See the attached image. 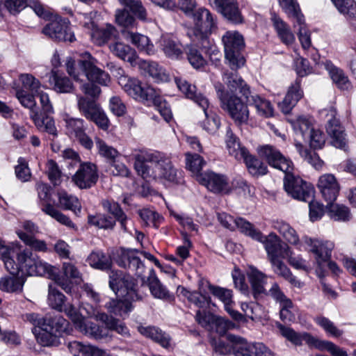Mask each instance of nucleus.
<instances>
[{"instance_id": "f257e3e1", "label": "nucleus", "mask_w": 356, "mask_h": 356, "mask_svg": "<svg viewBox=\"0 0 356 356\" xmlns=\"http://www.w3.org/2000/svg\"><path fill=\"white\" fill-rule=\"evenodd\" d=\"M133 156L134 168L144 179H164L176 184L183 183L181 172L175 168L170 157L166 154L159 152L139 151Z\"/></svg>"}, {"instance_id": "f03ea898", "label": "nucleus", "mask_w": 356, "mask_h": 356, "mask_svg": "<svg viewBox=\"0 0 356 356\" xmlns=\"http://www.w3.org/2000/svg\"><path fill=\"white\" fill-rule=\"evenodd\" d=\"M259 153L270 165L285 173L284 188L289 195L294 199L305 202L309 201L314 197L313 186L291 172L293 169L292 162L284 157L280 151L273 146L266 145L261 148Z\"/></svg>"}, {"instance_id": "7ed1b4c3", "label": "nucleus", "mask_w": 356, "mask_h": 356, "mask_svg": "<svg viewBox=\"0 0 356 356\" xmlns=\"http://www.w3.org/2000/svg\"><path fill=\"white\" fill-rule=\"evenodd\" d=\"M96 60L86 52L81 59L76 63L70 59L66 63V70L69 75L76 81L83 82L84 78L89 81L80 86L81 90L91 99L98 98L101 93L100 88L95 85L107 86L110 82V76L108 73L95 65Z\"/></svg>"}, {"instance_id": "20e7f679", "label": "nucleus", "mask_w": 356, "mask_h": 356, "mask_svg": "<svg viewBox=\"0 0 356 356\" xmlns=\"http://www.w3.org/2000/svg\"><path fill=\"white\" fill-rule=\"evenodd\" d=\"M0 259L3 261L6 269L13 275L19 270L31 276H44L53 273V266L30 250L10 248L0 243Z\"/></svg>"}, {"instance_id": "39448f33", "label": "nucleus", "mask_w": 356, "mask_h": 356, "mask_svg": "<svg viewBox=\"0 0 356 356\" xmlns=\"http://www.w3.org/2000/svg\"><path fill=\"white\" fill-rule=\"evenodd\" d=\"M136 250L124 252L118 263L120 266L134 271L136 275L140 277L143 285H147L151 294L156 298L168 299L170 295L160 280L158 279L154 270L148 267L138 257Z\"/></svg>"}, {"instance_id": "423d86ee", "label": "nucleus", "mask_w": 356, "mask_h": 356, "mask_svg": "<svg viewBox=\"0 0 356 356\" xmlns=\"http://www.w3.org/2000/svg\"><path fill=\"white\" fill-rule=\"evenodd\" d=\"M42 322L41 329H32L38 343L42 346H58L63 334L70 333V323L59 314H46Z\"/></svg>"}, {"instance_id": "0eeeda50", "label": "nucleus", "mask_w": 356, "mask_h": 356, "mask_svg": "<svg viewBox=\"0 0 356 356\" xmlns=\"http://www.w3.org/2000/svg\"><path fill=\"white\" fill-rule=\"evenodd\" d=\"M277 327L283 337L296 346L301 345L302 341H305L308 345L321 350H327L332 356H348L346 350L331 341L320 340L308 333L298 334L280 323L277 324Z\"/></svg>"}, {"instance_id": "6e6552de", "label": "nucleus", "mask_w": 356, "mask_h": 356, "mask_svg": "<svg viewBox=\"0 0 356 356\" xmlns=\"http://www.w3.org/2000/svg\"><path fill=\"white\" fill-rule=\"evenodd\" d=\"M225 58L232 70H238L244 65L245 60L241 54L244 48V40L237 31H227L222 38Z\"/></svg>"}, {"instance_id": "1a4fd4ad", "label": "nucleus", "mask_w": 356, "mask_h": 356, "mask_svg": "<svg viewBox=\"0 0 356 356\" xmlns=\"http://www.w3.org/2000/svg\"><path fill=\"white\" fill-rule=\"evenodd\" d=\"M217 95L221 102V107L228 112L236 123H246L249 118L247 105L234 94H229L221 88H217Z\"/></svg>"}, {"instance_id": "9d476101", "label": "nucleus", "mask_w": 356, "mask_h": 356, "mask_svg": "<svg viewBox=\"0 0 356 356\" xmlns=\"http://www.w3.org/2000/svg\"><path fill=\"white\" fill-rule=\"evenodd\" d=\"M193 16L198 32L195 37L200 39L201 47L207 48L209 43L207 35L217 28V17L205 8L195 10Z\"/></svg>"}, {"instance_id": "9b49d317", "label": "nucleus", "mask_w": 356, "mask_h": 356, "mask_svg": "<svg viewBox=\"0 0 356 356\" xmlns=\"http://www.w3.org/2000/svg\"><path fill=\"white\" fill-rule=\"evenodd\" d=\"M119 83L125 92L136 100L147 103L155 98L156 90L149 86L143 85L137 78L122 76L119 78Z\"/></svg>"}, {"instance_id": "f8f14e48", "label": "nucleus", "mask_w": 356, "mask_h": 356, "mask_svg": "<svg viewBox=\"0 0 356 356\" xmlns=\"http://www.w3.org/2000/svg\"><path fill=\"white\" fill-rule=\"evenodd\" d=\"M197 322L208 330H216L220 334H223L227 330L234 327L235 324L228 319L216 316L204 309L197 310L195 315Z\"/></svg>"}, {"instance_id": "ddd939ff", "label": "nucleus", "mask_w": 356, "mask_h": 356, "mask_svg": "<svg viewBox=\"0 0 356 356\" xmlns=\"http://www.w3.org/2000/svg\"><path fill=\"white\" fill-rule=\"evenodd\" d=\"M98 179L97 166L91 162L80 163L78 170L72 177L73 183L80 189H89L93 187Z\"/></svg>"}, {"instance_id": "4468645a", "label": "nucleus", "mask_w": 356, "mask_h": 356, "mask_svg": "<svg viewBox=\"0 0 356 356\" xmlns=\"http://www.w3.org/2000/svg\"><path fill=\"white\" fill-rule=\"evenodd\" d=\"M258 241L264 244L269 261L277 259H286L291 254L289 245L274 232L268 236L263 234V238Z\"/></svg>"}, {"instance_id": "2eb2a0df", "label": "nucleus", "mask_w": 356, "mask_h": 356, "mask_svg": "<svg viewBox=\"0 0 356 356\" xmlns=\"http://www.w3.org/2000/svg\"><path fill=\"white\" fill-rule=\"evenodd\" d=\"M42 33L55 41L72 42L75 40L74 32L66 19L52 21L43 28Z\"/></svg>"}, {"instance_id": "dca6fc26", "label": "nucleus", "mask_w": 356, "mask_h": 356, "mask_svg": "<svg viewBox=\"0 0 356 356\" xmlns=\"http://www.w3.org/2000/svg\"><path fill=\"white\" fill-rule=\"evenodd\" d=\"M217 11L229 23L235 25L244 22V17L237 0H214Z\"/></svg>"}, {"instance_id": "f3484780", "label": "nucleus", "mask_w": 356, "mask_h": 356, "mask_svg": "<svg viewBox=\"0 0 356 356\" xmlns=\"http://www.w3.org/2000/svg\"><path fill=\"white\" fill-rule=\"evenodd\" d=\"M199 181L213 193H228L229 192L228 180L223 175L207 172L200 175Z\"/></svg>"}, {"instance_id": "a211bd4d", "label": "nucleus", "mask_w": 356, "mask_h": 356, "mask_svg": "<svg viewBox=\"0 0 356 356\" xmlns=\"http://www.w3.org/2000/svg\"><path fill=\"white\" fill-rule=\"evenodd\" d=\"M330 115L332 118L328 120L326 127L327 134L332 138L331 143L337 148L344 149L347 145L346 134L344 129L340 124V122L334 116L335 111L331 110Z\"/></svg>"}, {"instance_id": "6ab92c4d", "label": "nucleus", "mask_w": 356, "mask_h": 356, "mask_svg": "<svg viewBox=\"0 0 356 356\" xmlns=\"http://www.w3.org/2000/svg\"><path fill=\"white\" fill-rule=\"evenodd\" d=\"M318 187L325 200L332 203L337 199L339 192V185L332 174H325L318 179Z\"/></svg>"}, {"instance_id": "aec40b11", "label": "nucleus", "mask_w": 356, "mask_h": 356, "mask_svg": "<svg viewBox=\"0 0 356 356\" xmlns=\"http://www.w3.org/2000/svg\"><path fill=\"white\" fill-rule=\"evenodd\" d=\"M76 327L85 335L96 340L110 341L112 334L105 327H101L96 323L82 319L76 323Z\"/></svg>"}, {"instance_id": "412c9836", "label": "nucleus", "mask_w": 356, "mask_h": 356, "mask_svg": "<svg viewBox=\"0 0 356 356\" xmlns=\"http://www.w3.org/2000/svg\"><path fill=\"white\" fill-rule=\"evenodd\" d=\"M47 77L50 86L58 93H70L74 90L72 82L63 72L52 70Z\"/></svg>"}, {"instance_id": "4be33fe9", "label": "nucleus", "mask_w": 356, "mask_h": 356, "mask_svg": "<svg viewBox=\"0 0 356 356\" xmlns=\"http://www.w3.org/2000/svg\"><path fill=\"white\" fill-rule=\"evenodd\" d=\"M62 271L67 279L58 278L56 282L66 293H70L72 286L68 279H71L74 280L75 283L79 284L82 282V274L80 273L77 267L70 262H64L63 264Z\"/></svg>"}, {"instance_id": "5701e85b", "label": "nucleus", "mask_w": 356, "mask_h": 356, "mask_svg": "<svg viewBox=\"0 0 356 356\" xmlns=\"http://www.w3.org/2000/svg\"><path fill=\"white\" fill-rule=\"evenodd\" d=\"M249 282L251 285L252 294L255 300H259L266 293L264 285L266 283L267 276L256 268L251 267L248 273Z\"/></svg>"}, {"instance_id": "b1692460", "label": "nucleus", "mask_w": 356, "mask_h": 356, "mask_svg": "<svg viewBox=\"0 0 356 356\" xmlns=\"http://www.w3.org/2000/svg\"><path fill=\"white\" fill-rule=\"evenodd\" d=\"M234 72H227L224 74L223 81L227 88L233 94L237 90L245 97L247 102H249V95L250 90L249 87L236 72L237 70H233Z\"/></svg>"}, {"instance_id": "393cba45", "label": "nucleus", "mask_w": 356, "mask_h": 356, "mask_svg": "<svg viewBox=\"0 0 356 356\" xmlns=\"http://www.w3.org/2000/svg\"><path fill=\"white\" fill-rule=\"evenodd\" d=\"M175 83L179 90L187 98L192 99L200 107H207L208 99L202 93L197 92L195 86L191 84L186 80L180 77L175 78Z\"/></svg>"}, {"instance_id": "a878e982", "label": "nucleus", "mask_w": 356, "mask_h": 356, "mask_svg": "<svg viewBox=\"0 0 356 356\" xmlns=\"http://www.w3.org/2000/svg\"><path fill=\"white\" fill-rule=\"evenodd\" d=\"M175 83L179 90L187 98L192 99L200 107H207L208 99L202 93L197 92L195 86L191 84L186 80L180 77L175 78Z\"/></svg>"}, {"instance_id": "bb28decb", "label": "nucleus", "mask_w": 356, "mask_h": 356, "mask_svg": "<svg viewBox=\"0 0 356 356\" xmlns=\"http://www.w3.org/2000/svg\"><path fill=\"white\" fill-rule=\"evenodd\" d=\"M175 83L179 90L187 98L192 99L200 107H207L208 99L202 93L197 92L195 86L191 84L186 80L180 77L175 78Z\"/></svg>"}, {"instance_id": "cd10ccee", "label": "nucleus", "mask_w": 356, "mask_h": 356, "mask_svg": "<svg viewBox=\"0 0 356 356\" xmlns=\"http://www.w3.org/2000/svg\"><path fill=\"white\" fill-rule=\"evenodd\" d=\"M312 246L311 251L315 254L316 263L320 268H322L325 264L330 260L331 252L333 248L332 243H322L312 238L307 241Z\"/></svg>"}, {"instance_id": "c85d7f7f", "label": "nucleus", "mask_w": 356, "mask_h": 356, "mask_svg": "<svg viewBox=\"0 0 356 356\" xmlns=\"http://www.w3.org/2000/svg\"><path fill=\"white\" fill-rule=\"evenodd\" d=\"M302 96L303 92L300 89V81L296 80L289 87L286 96L281 102H279L278 106L284 113H289Z\"/></svg>"}, {"instance_id": "c756f323", "label": "nucleus", "mask_w": 356, "mask_h": 356, "mask_svg": "<svg viewBox=\"0 0 356 356\" xmlns=\"http://www.w3.org/2000/svg\"><path fill=\"white\" fill-rule=\"evenodd\" d=\"M110 51L119 58L128 62L131 66L138 64V56L135 49L122 42H114L109 45Z\"/></svg>"}, {"instance_id": "7c9ffc66", "label": "nucleus", "mask_w": 356, "mask_h": 356, "mask_svg": "<svg viewBox=\"0 0 356 356\" xmlns=\"http://www.w3.org/2000/svg\"><path fill=\"white\" fill-rule=\"evenodd\" d=\"M201 108H202L203 113L199 120L200 127L210 134L216 133L220 125L219 117L210 108L209 101L207 102V107Z\"/></svg>"}, {"instance_id": "2f4dec72", "label": "nucleus", "mask_w": 356, "mask_h": 356, "mask_svg": "<svg viewBox=\"0 0 356 356\" xmlns=\"http://www.w3.org/2000/svg\"><path fill=\"white\" fill-rule=\"evenodd\" d=\"M30 116L39 131L47 132L53 138L57 137L58 131L53 118L49 116L48 114L42 115L38 111H33Z\"/></svg>"}, {"instance_id": "473e14b6", "label": "nucleus", "mask_w": 356, "mask_h": 356, "mask_svg": "<svg viewBox=\"0 0 356 356\" xmlns=\"http://www.w3.org/2000/svg\"><path fill=\"white\" fill-rule=\"evenodd\" d=\"M122 35L125 40L136 46L140 51L147 54H154V45L150 43L149 39L146 35L129 30L122 31Z\"/></svg>"}, {"instance_id": "72a5a7b5", "label": "nucleus", "mask_w": 356, "mask_h": 356, "mask_svg": "<svg viewBox=\"0 0 356 356\" xmlns=\"http://www.w3.org/2000/svg\"><path fill=\"white\" fill-rule=\"evenodd\" d=\"M101 205L106 212L112 216V217L115 220V222L118 221L120 222L121 228L124 232H127L128 217L123 211L120 204L113 200L104 199L102 200Z\"/></svg>"}, {"instance_id": "f704fd0d", "label": "nucleus", "mask_w": 356, "mask_h": 356, "mask_svg": "<svg viewBox=\"0 0 356 356\" xmlns=\"http://www.w3.org/2000/svg\"><path fill=\"white\" fill-rule=\"evenodd\" d=\"M235 356H275L274 353L264 344L255 343L252 346L242 344L234 349Z\"/></svg>"}, {"instance_id": "c9c22d12", "label": "nucleus", "mask_w": 356, "mask_h": 356, "mask_svg": "<svg viewBox=\"0 0 356 356\" xmlns=\"http://www.w3.org/2000/svg\"><path fill=\"white\" fill-rule=\"evenodd\" d=\"M97 318L102 321L105 326H106V329L109 332L110 331H115L124 338L131 337V334L128 327L120 320L115 318L112 316H109L106 313L98 314Z\"/></svg>"}, {"instance_id": "e433bc0d", "label": "nucleus", "mask_w": 356, "mask_h": 356, "mask_svg": "<svg viewBox=\"0 0 356 356\" xmlns=\"http://www.w3.org/2000/svg\"><path fill=\"white\" fill-rule=\"evenodd\" d=\"M325 67L332 80L339 89L348 90L351 88L352 85L348 76L341 69L334 65L330 61H326Z\"/></svg>"}, {"instance_id": "4c0bfd02", "label": "nucleus", "mask_w": 356, "mask_h": 356, "mask_svg": "<svg viewBox=\"0 0 356 356\" xmlns=\"http://www.w3.org/2000/svg\"><path fill=\"white\" fill-rule=\"evenodd\" d=\"M161 45L164 54L172 60H179L184 57L181 44L170 37H164L161 40Z\"/></svg>"}, {"instance_id": "58836bf2", "label": "nucleus", "mask_w": 356, "mask_h": 356, "mask_svg": "<svg viewBox=\"0 0 356 356\" xmlns=\"http://www.w3.org/2000/svg\"><path fill=\"white\" fill-rule=\"evenodd\" d=\"M130 298L124 297V300L111 299L105 307L110 314L125 318L132 309Z\"/></svg>"}, {"instance_id": "ea45409f", "label": "nucleus", "mask_w": 356, "mask_h": 356, "mask_svg": "<svg viewBox=\"0 0 356 356\" xmlns=\"http://www.w3.org/2000/svg\"><path fill=\"white\" fill-rule=\"evenodd\" d=\"M227 339L232 345L222 340H219L216 342L214 346L216 353L220 355H227L233 353L234 355V349L236 347L245 344V341L243 338L234 334H228L227 335Z\"/></svg>"}, {"instance_id": "a19ab883", "label": "nucleus", "mask_w": 356, "mask_h": 356, "mask_svg": "<svg viewBox=\"0 0 356 356\" xmlns=\"http://www.w3.org/2000/svg\"><path fill=\"white\" fill-rule=\"evenodd\" d=\"M270 19L281 41L286 45L291 44L295 36L289 27L275 13H271Z\"/></svg>"}, {"instance_id": "79ce46f5", "label": "nucleus", "mask_w": 356, "mask_h": 356, "mask_svg": "<svg viewBox=\"0 0 356 356\" xmlns=\"http://www.w3.org/2000/svg\"><path fill=\"white\" fill-rule=\"evenodd\" d=\"M140 67L145 70L156 81H167L169 79L168 74L165 70L156 62L140 60L138 61Z\"/></svg>"}, {"instance_id": "37998d69", "label": "nucleus", "mask_w": 356, "mask_h": 356, "mask_svg": "<svg viewBox=\"0 0 356 356\" xmlns=\"http://www.w3.org/2000/svg\"><path fill=\"white\" fill-rule=\"evenodd\" d=\"M225 141L229 154L236 159L241 161L248 150L241 145L238 139L229 128L227 130Z\"/></svg>"}, {"instance_id": "c03bdc74", "label": "nucleus", "mask_w": 356, "mask_h": 356, "mask_svg": "<svg viewBox=\"0 0 356 356\" xmlns=\"http://www.w3.org/2000/svg\"><path fill=\"white\" fill-rule=\"evenodd\" d=\"M289 122L296 136L302 138L304 140H306L310 131L314 128L312 119L307 116L300 115L296 120H291Z\"/></svg>"}, {"instance_id": "a18cd8bd", "label": "nucleus", "mask_w": 356, "mask_h": 356, "mask_svg": "<svg viewBox=\"0 0 356 356\" xmlns=\"http://www.w3.org/2000/svg\"><path fill=\"white\" fill-rule=\"evenodd\" d=\"M117 33V30L113 26L107 24L104 29H99L97 26L90 35L96 44L102 46L108 41L115 38Z\"/></svg>"}, {"instance_id": "49530a36", "label": "nucleus", "mask_w": 356, "mask_h": 356, "mask_svg": "<svg viewBox=\"0 0 356 356\" xmlns=\"http://www.w3.org/2000/svg\"><path fill=\"white\" fill-rule=\"evenodd\" d=\"M139 332L146 337L152 339L164 348H167L170 344V337L165 332H162L156 327H138Z\"/></svg>"}, {"instance_id": "de8ad7c7", "label": "nucleus", "mask_w": 356, "mask_h": 356, "mask_svg": "<svg viewBox=\"0 0 356 356\" xmlns=\"http://www.w3.org/2000/svg\"><path fill=\"white\" fill-rule=\"evenodd\" d=\"M77 106L79 112L88 120L95 114L101 107L95 99L81 95L77 96Z\"/></svg>"}, {"instance_id": "09e8293b", "label": "nucleus", "mask_w": 356, "mask_h": 356, "mask_svg": "<svg viewBox=\"0 0 356 356\" xmlns=\"http://www.w3.org/2000/svg\"><path fill=\"white\" fill-rule=\"evenodd\" d=\"M58 197L61 208L65 210H70L76 215L81 213V204L76 197L69 195L65 191H62L58 193Z\"/></svg>"}, {"instance_id": "8fccbe9b", "label": "nucleus", "mask_w": 356, "mask_h": 356, "mask_svg": "<svg viewBox=\"0 0 356 356\" xmlns=\"http://www.w3.org/2000/svg\"><path fill=\"white\" fill-rule=\"evenodd\" d=\"M88 223L99 229L113 230L115 226V220L105 213H97L88 216Z\"/></svg>"}, {"instance_id": "3c124183", "label": "nucleus", "mask_w": 356, "mask_h": 356, "mask_svg": "<svg viewBox=\"0 0 356 356\" xmlns=\"http://www.w3.org/2000/svg\"><path fill=\"white\" fill-rule=\"evenodd\" d=\"M177 291L180 293L187 300L194 304L197 307L200 309H207L209 305V298L198 291H190L184 287L179 286Z\"/></svg>"}, {"instance_id": "603ef678", "label": "nucleus", "mask_w": 356, "mask_h": 356, "mask_svg": "<svg viewBox=\"0 0 356 356\" xmlns=\"http://www.w3.org/2000/svg\"><path fill=\"white\" fill-rule=\"evenodd\" d=\"M282 259H277L270 261L273 272L278 276H280L289 281L293 285L296 286H300V282L296 280V277L292 275L289 268L285 265Z\"/></svg>"}, {"instance_id": "864d4df0", "label": "nucleus", "mask_w": 356, "mask_h": 356, "mask_svg": "<svg viewBox=\"0 0 356 356\" xmlns=\"http://www.w3.org/2000/svg\"><path fill=\"white\" fill-rule=\"evenodd\" d=\"M241 160L245 163L249 172L254 176L264 175L267 172V166L260 160L246 152Z\"/></svg>"}, {"instance_id": "5fc2aeb1", "label": "nucleus", "mask_w": 356, "mask_h": 356, "mask_svg": "<svg viewBox=\"0 0 356 356\" xmlns=\"http://www.w3.org/2000/svg\"><path fill=\"white\" fill-rule=\"evenodd\" d=\"M338 11L348 19H356V2L354 0H331Z\"/></svg>"}, {"instance_id": "6e6d98bb", "label": "nucleus", "mask_w": 356, "mask_h": 356, "mask_svg": "<svg viewBox=\"0 0 356 356\" xmlns=\"http://www.w3.org/2000/svg\"><path fill=\"white\" fill-rule=\"evenodd\" d=\"M236 227L245 235L248 236L257 241H261L263 238V234L261 231L256 229L252 223L245 219L243 218H236Z\"/></svg>"}, {"instance_id": "4d7b16f0", "label": "nucleus", "mask_w": 356, "mask_h": 356, "mask_svg": "<svg viewBox=\"0 0 356 356\" xmlns=\"http://www.w3.org/2000/svg\"><path fill=\"white\" fill-rule=\"evenodd\" d=\"M89 264L95 268L108 270L111 267V258L102 252H92L88 257Z\"/></svg>"}, {"instance_id": "13d9d810", "label": "nucleus", "mask_w": 356, "mask_h": 356, "mask_svg": "<svg viewBox=\"0 0 356 356\" xmlns=\"http://www.w3.org/2000/svg\"><path fill=\"white\" fill-rule=\"evenodd\" d=\"M42 211L63 225H65L68 227H74V224L68 216L59 211L56 208H55L49 202L42 204Z\"/></svg>"}, {"instance_id": "bf43d9fd", "label": "nucleus", "mask_w": 356, "mask_h": 356, "mask_svg": "<svg viewBox=\"0 0 356 356\" xmlns=\"http://www.w3.org/2000/svg\"><path fill=\"white\" fill-rule=\"evenodd\" d=\"M16 233L18 237L32 250L37 252H47L48 248L44 241L39 240L33 236H29L28 234L21 230L17 231Z\"/></svg>"}, {"instance_id": "052dcab7", "label": "nucleus", "mask_w": 356, "mask_h": 356, "mask_svg": "<svg viewBox=\"0 0 356 356\" xmlns=\"http://www.w3.org/2000/svg\"><path fill=\"white\" fill-rule=\"evenodd\" d=\"M65 129L67 134L76 138L85 132L84 120L81 118H74L66 116L64 118Z\"/></svg>"}, {"instance_id": "680f3d73", "label": "nucleus", "mask_w": 356, "mask_h": 356, "mask_svg": "<svg viewBox=\"0 0 356 356\" xmlns=\"http://www.w3.org/2000/svg\"><path fill=\"white\" fill-rule=\"evenodd\" d=\"M280 4L286 13L295 20L294 24H302L303 15L300 13L298 4L294 0H279Z\"/></svg>"}, {"instance_id": "e2e57ef3", "label": "nucleus", "mask_w": 356, "mask_h": 356, "mask_svg": "<svg viewBox=\"0 0 356 356\" xmlns=\"http://www.w3.org/2000/svg\"><path fill=\"white\" fill-rule=\"evenodd\" d=\"M24 284L22 277H2L0 280V289L6 292H21Z\"/></svg>"}, {"instance_id": "0e129e2a", "label": "nucleus", "mask_w": 356, "mask_h": 356, "mask_svg": "<svg viewBox=\"0 0 356 356\" xmlns=\"http://www.w3.org/2000/svg\"><path fill=\"white\" fill-rule=\"evenodd\" d=\"M328 213L334 220H348L350 218L349 209L347 207L339 204H334L333 202L327 204Z\"/></svg>"}, {"instance_id": "69168bd1", "label": "nucleus", "mask_w": 356, "mask_h": 356, "mask_svg": "<svg viewBox=\"0 0 356 356\" xmlns=\"http://www.w3.org/2000/svg\"><path fill=\"white\" fill-rule=\"evenodd\" d=\"M135 288L136 284L134 277L129 274H126L122 282V291L120 296L128 297V298H130L132 301L140 299Z\"/></svg>"}, {"instance_id": "338daca9", "label": "nucleus", "mask_w": 356, "mask_h": 356, "mask_svg": "<svg viewBox=\"0 0 356 356\" xmlns=\"http://www.w3.org/2000/svg\"><path fill=\"white\" fill-rule=\"evenodd\" d=\"M96 11H90L89 13H77L75 15L76 20L83 28L88 30L89 34L97 26L95 19L97 16Z\"/></svg>"}, {"instance_id": "774afa93", "label": "nucleus", "mask_w": 356, "mask_h": 356, "mask_svg": "<svg viewBox=\"0 0 356 356\" xmlns=\"http://www.w3.org/2000/svg\"><path fill=\"white\" fill-rule=\"evenodd\" d=\"M186 56L190 64L195 69H200L204 67L207 64L206 59L204 58L200 51L193 45L187 47Z\"/></svg>"}]
</instances>
